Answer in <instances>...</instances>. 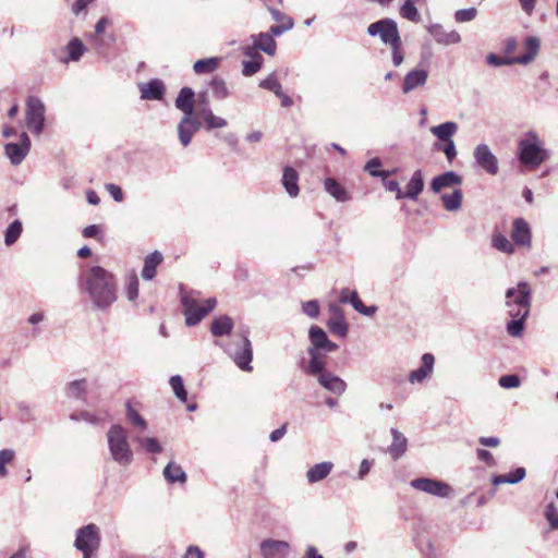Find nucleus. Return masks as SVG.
Listing matches in <instances>:
<instances>
[{"mask_svg":"<svg viewBox=\"0 0 558 558\" xmlns=\"http://www.w3.org/2000/svg\"><path fill=\"white\" fill-rule=\"evenodd\" d=\"M175 108L183 112V116L194 114L195 93L190 87H183L175 98Z\"/></svg>","mask_w":558,"mask_h":558,"instance_id":"nucleus-21","label":"nucleus"},{"mask_svg":"<svg viewBox=\"0 0 558 558\" xmlns=\"http://www.w3.org/2000/svg\"><path fill=\"white\" fill-rule=\"evenodd\" d=\"M492 246L505 254L512 255L515 252L514 244L511 243L504 234L494 233L492 236Z\"/></svg>","mask_w":558,"mask_h":558,"instance_id":"nucleus-42","label":"nucleus"},{"mask_svg":"<svg viewBox=\"0 0 558 558\" xmlns=\"http://www.w3.org/2000/svg\"><path fill=\"white\" fill-rule=\"evenodd\" d=\"M318 383L328 391L335 395H342L347 389V384L339 376L326 372L318 376Z\"/></svg>","mask_w":558,"mask_h":558,"instance_id":"nucleus-24","label":"nucleus"},{"mask_svg":"<svg viewBox=\"0 0 558 558\" xmlns=\"http://www.w3.org/2000/svg\"><path fill=\"white\" fill-rule=\"evenodd\" d=\"M462 198L463 194L459 189H456L451 194L441 195L444 207L448 211H457L458 209H460L462 205Z\"/></svg>","mask_w":558,"mask_h":558,"instance_id":"nucleus-40","label":"nucleus"},{"mask_svg":"<svg viewBox=\"0 0 558 558\" xmlns=\"http://www.w3.org/2000/svg\"><path fill=\"white\" fill-rule=\"evenodd\" d=\"M517 156L523 166L536 169L550 158V151L539 135L531 130L518 142Z\"/></svg>","mask_w":558,"mask_h":558,"instance_id":"nucleus-2","label":"nucleus"},{"mask_svg":"<svg viewBox=\"0 0 558 558\" xmlns=\"http://www.w3.org/2000/svg\"><path fill=\"white\" fill-rule=\"evenodd\" d=\"M545 517L551 530H558V509L554 504H549L545 510Z\"/></svg>","mask_w":558,"mask_h":558,"instance_id":"nucleus-56","label":"nucleus"},{"mask_svg":"<svg viewBox=\"0 0 558 558\" xmlns=\"http://www.w3.org/2000/svg\"><path fill=\"white\" fill-rule=\"evenodd\" d=\"M424 189V180L421 170L414 171L411 177L409 183L407 184V192L403 193V197H408L411 199H417L418 195L422 193Z\"/></svg>","mask_w":558,"mask_h":558,"instance_id":"nucleus-27","label":"nucleus"},{"mask_svg":"<svg viewBox=\"0 0 558 558\" xmlns=\"http://www.w3.org/2000/svg\"><path fill=\"white\" fill-rule=\"evenodd\" d=\"M303 313L312 318H316L319 315V306L317 301L311 300L302 304Z\"/></svg>","mask_w":558,"mask_h":558,"instance_id":"nucleus-61","label":"nucleus"},{"mask_svg":"<svg viewBox=\"0 0 558 558\" xmlns=\"http://www.w3.org/2000/svg\"><path fill=\"white\" fill-rule=\"evenodd\" d=\"M422 365L409 374V381L414 384H422L426 379L430 378L434 372L435 357L432 353H424L422 355Z\"/></svg>","mask_w":558,"mask_h":558,"instance_id":"nucleus-15","label":"nucleus"},{"mask_svg":"<svg viewBox=\"0 0 558 558\" xmlns=\"http://www.w3.org/2000/svg\"><path fill=\"white\" fill-rule=\"evenodd\" d=\"M506 305H518L523 314H530L531 311V288L529 283L521 281L515 288H509L506 291Z\"/></svg>","mask_w":558,"mask_h":558,"instance_id":"nucleus-8","label":"nucleus"},{"mask_svg":"<svg viewBox=\"0 0 558 558\" xmlns=\"http://www.w3.org/2000/svg\"><path fill=\"white\" fill-rule=\"evenodd\" d=\"M525 49L526 52L524 54L515 57L518 64H529L535 59L539 49V39L534 36L527 37L525 39Z\"/></svg>","mask_w":558,"mask_h":558,"instance_id":"nucleus-29","label":"nucleus"},{"mask_svg":"<svg viewBox=\"0 0 558 558\" xmlns=\"http://www.w3.org/2000/svg\"><path fill=\"white\" fill-rule=\"evenodd\" d=\"M100 545V533L97 525L90 523L77 530L74 546L78 550H97Z\"/></svg>","mask_w":558,"mask_h":558,"instance_id":"nucleus-9","label":"nucleus"},{"mask_svg":"<svg viewBox=\"0 0 558 558\" xmlns=\"http://www.w3.org/2000/svg\"><path fill=\"white\" fill-rule=\"evenodd\" d=\"M259 87L272 92L276 96L282 90V86L274 73L260 81Z\"/></svg>","mask_w":558,"mask_h":558,"instance_id":"nucleus-52","label":"nucleus"},{"mask_svg":"<svg viewBox=\"0 0 558 558\" xmlns=\"http://www.w3.org/2000/svg\"><path fill=\"white\" fill-rule=\"evenodd\" d=\"M32 147L29 136L23 132L17 143H8L4 145V155L13 166H19L28 155Z\"/></svg>","mask_w":558,"mask_h":558,"instance_id":"nucleus-11","label":"nucleus"},{"mask_svg":"<svg viewBox=\"0 0 558 558\" xmlns=\"http://www.w3.org/2000/svg\"><path fill=\"white\" fill-rule=\"evenodd\" d=\"M339 301L343 304L350 303L356 312L365 316H372L376 312L375 306H365L363 304L356 291L342 289Z\"/></svg>","mask_w":558,"mask_h":558,"instance_id":"nucleus-18","label":"nucleus"},{"mask_svg":"<svg viewBox=\"0 0 558 558\" xmlns=\"http://www.w3.org/2000/svg\"><path fill=\"white\" fill-rule=\"evenodd\" d=\"M477 10L475 8L458 10L454 13V19L459 23L470 22L476 17Z\"/></svg>","mask_w":558,"mask_h":558,"instance_id":"nucleus-55","label":"nucleus"},{"mask_svg":"<svg viewBox=\"0 0 558 558\" xmlns=\"http://www.w3.org/2000/svg\"><path fill=\"white\" fill-rule=\"evenodd\" d=\"M400 15L411 22H420L421 15L418 10L414 5L413 0H404V3L400 8Z\"/></svg>","mask_w":558,"mask_h":558,"instance_id":"nucleus-47","label":"nucleus"},{"mask_svg":"<svg viewBox=\"0 0 558 558\" xmlns=\"http://www.w3.org/2000/svg\"><path fill=\"white\" fill-rule=\"evenodd\" d=\"M308 354L311 356V360L308 362V365L305 367V372L311 375H317L325 374V362L319 357L318 352L315 350V348L308 349Z\"/></svg>","mask_w":558,"mask_h":558,"instance_id":"nucleus-39","label":"nucleus"},{"mask_svg":"<svg viewBox=\"0 0 558 558\" xmlns=\"http://www.w3.org/2000/svg\"><path fill=\"white\" fill-rule=\"evenodd\" d=\"M45 104L35 96H31L26 101L25 122L27 129L35 135H40L45 129Z\"/></svg>","mask_w":558,"mask_h":558,"instance_id":"nucleus-7","label":"nucleus"},{"mask_svg":"<svg viewBox=\"0 0 558 558\" xmlns=\"http://www.w3.org/2000/svg\"><path fill=\"white\" fill-rule=\"evenodd\" d=\"M380 166H381L380 159L373 158L365 165L364 170L367 171L372 177L387 178L390 174V172L378 170V168Z\"/></svg>","mask_w":558,"mask_h":558,"instance_id":"nucleus-53","label":"nucleus"},{"mask_svg":"<svg viewBox=\"0 0 558 558\" xmlns=\"http://www.w3.org/2000/svg\"><path fill=\"white\" fill-rule=\"evenodd\" d=\"M141 98L148 100H160L165 94V86L160 80H150L140 85Z\"/></svg>","mask_w":558,"mask_h":558,"instance_id":"nucleus-23","label":"nucleus"},{"mask_svg":"<svg viewBox=\"0 0 558 558\" xmlns=\"http://www.w3.org/2000/svg\"><path fill=\"white\" fill-rule=\"evenodd\" d=\"M162 262V255L155 251L145 257L142 277L151 280L156 276V268Z\"/></svg>","mask_w":558,"mask_h":558,"instance_id":"nucleus-32","label":"nucleus"},{"mask_svg":"<svg viewBox=\"0 0 558 558\" xmlns=\"http://www.w3.org/2000/svg\"><path fill=\"white\" fill-rule=\"evenodd\" d=\"M134 440L146 452H149V453H160L162 451L161 445L154 437H146V436L136 435L134 437Z\"/></svg>","mask_w":558,"mask_h":558,"instance_id":"nucleus-43","label":"nucleus"},{"mask_svg":"<svg viewBox=\"0 0 558 558\" xmlns=\"http://www.w3.org/2000/svg\"><path fill=\"white\" fill-rule=\"evenodd\" d=\"M181 303L187 326L197 325L217 305L215 298H209L201 302L195 296L187 293L182 294Z\"/></svg>","mask_w":558,"mask_h":558,"instance_id":"nucleus-6","label":"nucleus"},{"mask_svg":"<svg viewBox=\"0 0 558 558\" xmlns=\"http://www.w3.org/2000/svg\"><path fill=\"white\" fill-rule=\"evenodd\" d=\"M234 338L236 340L223 347V350L230 355L241 371L251 372L253 369L251 365L253 360V349L247 333H236Z\"/></svg>","mask_w":558,"mask_h":558,"instance_id":"nucleus-5","label":"nucleus"},{"mask_svg":"<svg viewBox=\"0 0 558 558\" xmlns=\"http://www.w3.org/2000/svg\"><path fill=\"white\" fill-rule=\"evenodd\" d=\"M169 384L175 395V397L181 401V402H186L187 400V392L184 388V385H183V379L180 375H174L170 378L169 380Z\"/></svg>","mask_w":558,"mask_h":558,"instance_id":"nucleus-49","label":"nucleus"},{"mask_svg":"<svg viewBox=\"0 0 558 558\" xmlns=\"http://www.w3.org/2000/svg\"><path fill=\"white\" fill-rule=\"evenodd\" d=\"M254 49L247 47L244 53L252 58L250 61H243V70L242 73L245 76H251L259 71L262 66V57L260 54L253 51Z\"/></svg>","mask_w":558,"mask_h":558,"instance_id":"nucleus-34","label":"nucleus"},{"mask_svg":"<svg viewBox=\"0 0 558 558\" xmlns=\"http://www.w3.org/2000/svg\"><path fill=\"white\" fill-rule=\"evenodd\" d=\"M308 337L312 342L311 348H315L316 351L322 349L326 352H333L338 349V344L330 341L324 329L320 327L312 326L308 331Z\"/></svg>","mask_w":558,"mask_h":558,"instance_id":"nucleus-17","label":"nucleus"},{"mask_svg":"<svg viewBox=\"0 0 558 558\" xmlns=\"http://www.w3.org/2000/svg\"><path fill=\"white\" fill-rule=\"evenodd\" d=\"M392 442L388 449L393 459H399L407 450L408 439L398 429H391Z\"/></svg>","mask_w":558,"mask_h":558,"instance_id":"nucleus-30","label":"nucleus"},{"mask_svg":"<svg viewBox=\"0 0 558 558\" xmlns=\"http://www.w3.org/2000/svg\"><path fill=\"white\" fill-rule=\"evenodd\" d=\"M332 469L333 463L330 461L316 463L307 470L306 480L310 484H316L325 480L331 473Z\"/></svg>","mask_w":558,"mask_h":558,"instance_id":"nucleus-25","label":"nucleus"},{"mask_svg":"<svg viewBox=\"0 0 558 558\" xmlns=\"http://www.w3.org/2000/svg\"><path fill=\"white\" fill-rule=\"evenodd\" d=\"M183 558H205V554L198 546L190 545Z\"/></svg>","mask_w":558,"mask_h":558,"instance_id":"nucleus-64","label":"nucleus"},{"mask_svg":"<svg viewBox=\"0 0 558 558\" xmlns=\"http://www.w3.org/2000/svg\"><path fill=\"white\" fill-rule=\"evenodd\" d=\"M201 129V121L194 114L183 116L178 125L180 143L187 146L193 135Z\"/></svg>","mask_w":558,"mask_h":558,"instance_id":"nucleus-14","label":"nucleus"},{"mask_svg":"<svg viewBox=\"0 0 558 558\" xmlns=\"http://www.w3.org/2000/svg\"><path fill=\"white\" fill-rule=\"evenodd\" d=\"M437 149L441 150L445 154L447 160L450 163L456 159L457 154H458L453 140L449 141V142H444V145L437 146Z\"/></svg>","mask_w":558,"mask_h":558,"instance_id":"nucleus-58","label":"nucleus"},{"mask_svg":"<svg viewBox=\"0 0 558 558\" xmlns=\"http://www.w3.org/2000/svg\"><path fill=\"white\" fill-rule=\"evenodd\" d=\"M511 240L514 245L522 246L527 250L532 246V231L529 222L522 218H515L512 222Z\"/></svg>","mask_w":558,"mask_h":558,"instance_id":"nucleus-13","label":"nucleus"},{"mask_svg":"<svg viewBox=\"0 0 558 558\" xmlns=\"http://www.w3.org/2000/svg\"><path fill=\"white\" fill-rule=\"evenodd\" d=\"M462 178L453 171H447L438 177H435L430 183V190L434 193H439L442 189L460 185Z\"/></svg>","mask_w":558,"mask_h":558,"instance_id":"nucleus-22","label":"nucleus"},{"mask_svg":"<svg viewBox=\"0 0 558 558\" xmlns=\"http://www.w3.org/2000/svg\"><path fill=\"white\" fill-rule=\"evenodd\" d=\"M486 60L490 65H494V66L510 65V64L517 63L515 57L514 58H501L495 53H489L486 57Z\"/></svg>","mask_w":558,"mask_h":558,"instance_id":"nucleus-59","label":"nucleus"},{"mask_svg":"<svg viewBox=\"0 0 558 558\" xmlns=\"http://www.w3.org/2000/svg\"><path fill=\"white\" fill-rule=\"evenodd\" d=\"M14 458V451L12 449L0 450V476H5L8 471L5 465L10 463Z\"/></svg>","mask_w":558,"mask_h":558,"instance_id":"nucleus-57","label":"nucleus"},{"mask_svg":"<svg viewBox=\"0 0 558 558\" xmlns=\"http://www.w3.org/2000/svg\"><path fill=\"white\" fill-rule=\"evenodd\" d=\"M498 383L502 388L511 389L518 388L521 381L517 375H504L499 378Z\"/></svg>","mask_w":558,"mask_h":558,"instance_id":"nucleus-60","label":"nucleus"},{"mask_svg":"<svg viewBox=\"0 0 558 558\" xmlns=\"http://www.w3.org/2000/svg\"><path fill=\"white\" fill-rule=\"evenodd\" d=\"M327 326L332 333L342 338L347 336L349 330L348 324L345 323L343 315H338L330 318L327 323Z\"/></svg>","mask_w":558,"mask_h":558,"instance_id":"nucleus-46","label":"nucleus"},{"mask_svg":"<svg viewBox=\"0 0 558 558\" xmlns=\"http://www.w3.org/2000/svg\"><path fill=\"white\" fill-rule=\"evenodd\" d=\"M66 389L70 397L81 398L87 389V381L85 379L73 380L68 385Z\"/></svg>","mask_w":558,"mask_h":558,"instance_id":"nucleus-51","label":"nucleus"},{"mask_svg":"<svg viewBox=\"0 0 558 558\" xmlns=\"http://www.w3.org/2000/svg\"><path fill=\"white\" fill-rule=\"evenodd\" d=\"M527 317H512V320H510L507 324V332L511 337H521L524 329V322Z\"/></svg>","mask_w":558,"mask_h":558,"instance_id":"nucleus-50","label":"nucleus"},{"mask_svg":"<svg viewBox=\"0 0 558 558\" xmlns=\"http://www.w3.org/2000/svg\"><path fill=\"white\" fill-rule=\"evenodd\" d=\"M209 86L215 98L222 100L229 96L227 83L222 77L214 76L209 82Z\"/></svg>","mask_w":558,"mask_h":558,"instance_id":"nucleus-44","label":"nucleus"},{"mask_svg":"<svg viewBox=\"0 0 558 558\" xmlns=\"http://www.w3.org/2000/svg\"><path fill=\"white\" fill-rule=\"evenodd\" d=\"M163 476L168 483H185L186 474L175 462H169L163 469Z\"/></svg>","mask_w":558,"mask_h":558,"instance_id":"nucleus-35","label":"nucleus"},{"mask_svg":"<svg viewBox=\"0 0 558 558\" xmlns=\"http://www.w3.org/2000/svg\"><path fill=\"white\" fill-rule=\"evenodd\" d=\"M458 123L453 121H447L439 125L430 128V133L441 142L452 141V137L458 132Z\"/></svg>","mask_w":558,"mask_h":558,"instance_id":"nucleus-26","label":"nucleus"},{"mask_svg":"<svg viewBox=\"0 0 558 558\" xmlns=\"http://www.w3.org/2000/svg\"><path fill=\"white\" fill-rule=\"evenodd\" d=\"M233 329V320L227 315L215 318L210 326V331L215 337L227 336Z\"/></svg>","mask_w":558,"mask_h":558,"instance_id":"nucleus-31","label":"nucleus"},{"mask_svg":"<svg viewBox=\"0 0 558 558\" xmlns=\"http://www.w3.org/2000/svg\"><path fill=\"white\" fill-rule=\"evenodd\" d=\"M525 477V469L524 468H517L513 472L505 475H496L493 477V484L499 485V484H517L521 482Z\"/></svg>","mask_w":558,"mask_h":558,"instance_id":"nucleus-41","label":"nucleus"},{"mask_svg":"<svg viewBox=\"0 0 558 558\" xmlns=\"http://www.w3.org/2000/svg\"><path fill=\"white\" fill-rule=\"evenodd\" d=\"M473 158L486 173L496 175L499 170L498 159L487 144H478L473 150Z\"/></svg>","mask_w":558,"mask_h":558,"instance_id":"nucleus-10","label":"nucleus"},{"mask_svg":"<svg viewBox=\"0 0 558 558\" xmlns=\"http://www.w3.org/2000/svg\"><path fill=\"white\" fill-rule=\"evenodd\" d=\"M427 31L440 45L449 46L461 41V36L457 31L447 32L440 24L429 25Z\"/></svg>","mask_w":558,"mask_h":558,"instance_id":"nucleus-19","label":"nucleus"},{"mask_svg":"<svg viewBox=\"0 0 558 558\" xmlns=\"http://www.w3.org/2000/svg\"><path fill=\"white\" fill-rule=\"evenodd\" d=\"M324 186L326 192L338 202H347L350 198L344 187L332 178H327Z\"/></svg>","mask_w":558,"mask_h":558,"instance_id":"nucleus-37","label":"nucleus"},{"mask_svg":"<svg viewBox=\"0 0 558 558\" xmlns=\"http://www.w3.org/2000/svg\"><path fill=\"white\" fill-rule=\"evenodd\" d=\"M294 23H293V20H287V23H282V24H278V25H272L270 28H269V34H271V36H280L282 35L284 32L287 31H290L292 27H293Z\"/></svg>","mask_w":558,"mask_h":558,"instance_id":"nucleus-62","label":"nucleus"},{"mask_svg":"<svg viewBox=\"0 0 558 558\" xmlns=\"http://www.w3.org/2000/svg\"><path fill=\"white\" fill-rule=\"evenodd\" d=\"M367 34L372 37L378 36L385 45H389L392 50V63L399 66L404 59L402 40L398 31L397 23L391 19H383L372 23L367 27Z\"/></svg>","mask_w":558,"mask_h":558,"instance_id":"nucleus-3","label":"nucleus"},{"mask_svg":"<svg viewBox=\"0 0 558 558\" xmlns=\"http://www.w3.org/2000/svg\"><path fill=\"white\" fill-rule=\"evenodd\" d=\"M427 77H428V72L426 70L415 69V70L410 71L404 76L403 84H402V92L404 94H409L418 87H423L427 82Z\"/></svg>","mask_w":558,"mask_h":558,"instance_id":"nucleus-20","label":"nucleus"},{"mask_svg":"<svg viewBox=\"0 0 558 558\" xmlns=\"http://www.w3.org/2000/svg\"><path fill=\"white\" fill-rule=\"evenodd\" d=\"M290 545L284 541L265 539L260 543V554L264 558H286Z\"/></svg>","mask_w":558,"mask_h":558,"instance_id":"nucleus-16","label":"nucleus"},{"mask_svg":"<svg viewBox=\"0 0 558 558\" xmlns=\"http://www.w3.org/2000/svg\"><path fill=\"white\" fill-rule=\"evenodd\" d=\"M207 130L222 129L227 126L228 122L226 119L211 114L206 121Z\"/></svg>","mask_w":558,"mask_h":558,"instance_id":"nucleus-63","label":"nucleus"},{"mask_svg":"<svg viewBox=\"0 0 558 558\" xmlns=\"http://www.w3.org/2000/svg\"><path fill=\"white\" fill-rule=\"evenodd\" d=\"M125 408V416L129 424L136 428L138 433L145 432L148 427L146 420L132 407L130 402H126Z\"/></svg>","mask_w":558,"mask_h":558,"instance_id":"nucleus-36","label":"nucleus"},{"mask_svg":"<svg viewBox=\"0 0 558 558\" xmlns=\"http://www.w3.org/2000/svg\"><path fill=\"white\" fill-rule=\"evenodd\" d=\"M298 180H299L298 172L293 168L286 167L283 169L282 184H283L287 193L291 197H296L299 195Z\"/></svg>","mask_w":558,"mask_h":558,"instance_id":"nucleus-28","label":"nucleus"},{"mask_svg":"<svg viewBox=\"0 0 558 558\" xmlns=\"http://www.w3.org/2000/svg\"><path fill=\"white\" fill-rule=\"evenodd\" d=\"M65 49L69 53V57L68 59L62 60L63 62H68V60L78 61L85 51V47L82 40L78 38H73L70 40Z\"/></svg>","mask_w":558,"mask_h":558,"instance_id":"nucleus-45","label":"nucleus"},{"mask_svg":"<svg viewBox=\"0 0 558 558\" xmlns=\"http://www.w3.org/2000/svg\"><path fill=\"white\" fill-rule=\"evenodd\" d=\"M252 38L254 39V48L270 56L275 54L277 45L271 34L260 33L257 36H252Z\"/></svg>","mask_w":558,"mask_h":558,"instance_id":"nucleus-33","label":"nucleus"},{"mask_svg":"<svg viewBox=\"0 0 558 558\" xmlns=\"http://www.w3.org/2000/svg\"><path fill=\"white\" fill-rule=\"evenodd\" d=\"M221 59L211 57L207 59L197 60L193 64V70L196 74H209L215 72L220 65Z\"/></svg>","mask_w":558,"mask_h":558,"instance_id":"nucleus-38","label":"nucleus"},{"mask_svg":"<svg viewBox=\"0 0 558 558\" xmlns=\"http://www.w3.org/2000/svg\"><path fill=\"white\" fill-rule=\"evenodd\" d=\"M410 485L416 490L442 498L448 497L452 490L448 484L427 477L415 478Z\"/></svg>","mask_w":558,"mask_h":558,"instance_id":"nucleus-12","label":"nucleus"},{"mask_svg":"<svg viewBox=\"0 0 558 558\" xmlns=\"http://www.w3.org/2000/svg\"><path fill=\"white\" fill-rule=\"evenodd\" d=\"M126 296L130 301H135L138 296V279L135 274H132L129 277V281L126 284Z\"/></svg>","mask_w":558,"mask_h":558,"instance_id":"nucleus-54","label":"nucleus"},{"mask_svg":"<svg viewBox=\"0 0 558 558\" xmlns=\"http://www.w3.org/2000/svg\"><path fill=\"white\" fill-rule=\"evenodd\" d=\"M82 289L97 310L109 308L118 299V286L113 274L100 266L92 267L82 277Z\"/></svg>","mask_w":558,"mask_h":558,"instance_id":"nucleus-1","label":"nucleus"},{"mask_svg":"<svg viewBox=\"0 0 558 558\" xmlns=\"http://www.w3.org/2000/svg\"><path fill=\"white\" fill-rule=\"evenodd\" d=\"M110 458L120 466H129L134 453L129 441L128 430L120 424H113L106 434Z\"/></svg>","mask_w":558,"mask_h":558,"instance_id":"nucleus-4","label":"nucleus"},{"mask_svg":"<svg viewBox=\"0 0 558 558\" xmlns=\"http://www.w3.org/2000/svg\"><path fill=\"white\" fill-rule=\"evenodd\" d=\"M22 233V223L20 220H14L9 225L4 234V242L8 246L14 244Z\"/></svg>","mask_w":558,"mask_h":558,"instance_id":"nucleus-48","label":"nucleus"}]
</instances>
